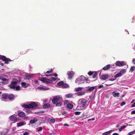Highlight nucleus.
Masks as SVG:
<instances>
[{
  "label": "nucleus",
  "instance_id": "nucleus-1",
  "mask_svg": "<svg viewBox=\"0 0 135 135\" xmlns=\"http://www.w3.org/2000/svg\"><path fill=\"white\" fill-rule=\"evenodd\" d=\"M89 103L84 98L80 99L79 100L78 105L77 108L80 110L84 109L88 105Z\"/></svg>",
  "mask_w": 135,
  "mask_h": 135
},
{
  "label": "nucleus",
  "instance_id": "nucleus-2",
  "mask_svg": "<svg viewBox=\"0 0 135 135\" xmlns=\"http://www.w3.org/2000/svg\"><path fill=\"white\" fill-rule=\"evenodd\" d=\"M88 81V79H86V78L83 76H81L79 78L75 80V83H78L79 82H82L83 83L86 82L87 83V81Z\"/></svg>",
  "mask_w": 135,
  "mask_h": 135
},
{
  "label": "nucleus",
  "instance_id": "nucleus-3",
  "mask_svg": "<svg viewBox=\"0 0 135 135\" xmlns=\"http://www.w3.org/2000/svg\"><path fill=\"white\" fill-rule=\"evenodd\" d=\"M39 80L41 81L42 82L46 83H52V82L51 81L50 79H47L46 77L39 78Z\"/></svg>",
  "mask_w": 135,
  "mask_h": 135
},
{
  "label": "nucleus",
  "instance_id": "nucleus-4",
  "mask_svg": "<svg viewBox=\"0 0 135 135\" xmlns=\"http://www.w3.org/2000/svg\"><path fill=\"white\" fill-rule=\"evenodd\" d=\"M1 59L3 61H5L4 63L6 64H9V62L11 61L12 60L9 58H6L5 56L1 55Z\"/></svg>",
  "mask_w": 135,
  "mask_h": 135
},
{
  "label": "nucleus",
  "instance_id": "nucleus-5",
  "mask_svg": "<svg viewBox=\"0 0 135 135\" xmlns=\"http://www.w3.org/2000/svg\"><path fill=\"white\" fill-rule=\"evenodd\" d=\"M61 99V98L59 95L56 96L54 97L52 100V101L53 104H55L58 101H59Z\"/></svg>",
  "mask_w": 135,
  "mask_h": 135
},
{
  "label": "nucleus",
  "instance_id": "nucleus-6",
  "mask_svg": "<svg viewBox=\"0 0 135 135\" xmlns=\"http://www.w3.org/2000/svg\"><path fill=\"white\" fill-rule=\"evenodd\" d=\"M17 83L16 81H13L8 85V86L11 89H15Z\"/></svg>",
  "mask_w": 135,
  "mask_h": 135
},
{
  "label": "nucleus",
  "instance_id": "nucleus-7",
  "mask_svg": "<svg viewBox=\"0 0 135 135\" xmlns=\"http://www.w3.org/2000/svg\"><path fill=\"white\" fill-rule=\"evenodd\" d=\"M115 64L116 66H120L126 65V63L124 61H116L115 63Z\"/></svg>",
  "mask_w": 135,
  "mask_h": 135
},
{
  "label": "nucleus",
  "instance_id": "nucleus-8",
  "mask_svg": "<svg viewBox=\"0 0 135 135\" xmlns=\"http://www.w3.org/2000/svg\"><path fill=\"white\" fill-rule=\"evenodd\" d=\"M9 118L11 121H13L14 122H16L19 120V118H17V117H15L14 115L10 116Z\"/></svg>",
  "mask_w": 135,
  "mask_h": 135
},
{
  "label": "nucleus",
  "instance_id": "nucleus-9",
  "mask_svg": "<svg viewBox=\"0 0 135 135\" xmlns=\"http://www.w3.org/2000/svg\"><path fill=\"white\" fill-rule=\"evenodd\" d=\"M74 72L73 71H71L67 73L68 77L69 79L71 80L72 79Z\"/></svg>",
  "mask_w": 135,
  "mask_h": 135
},
{
  "label": "nucleus",
  "instance_id": "nucleus-10",
  "mask_svg": "<svg viewBox=\"0 0 135 135\" xmlns=\"http://www.w3.org/2000/svg\"><path fill=\"white\" fill-rule=\"evenodd\" d=\"M30 104L31 108L35 109L38 106L37 104L34 102H32Z\"/></svg>",
  "mask_w": 135,
  "mask_h": 135
},
{
  "label": "nucleus",
  "instance_id": "nucleus-11",
  "mask_svg": "<svg viewBox=\"0 0 135 135\" xmlns=\"http://www.w3.org/2000/svg\"><path fill=\"white\" fill-rule=\"evenodd\" d=\"M15 96L13 94H10L9 95L8 94V98L9 100L11 101L12 100L15 98Z\"/></svg>",
  "mask_w": 135,
  "mask_h": 135
},
{
  "label": "nucleus",
  "instance_id": "nucleus-12",
  "mask_svg": "<svg viewBox=\"0 0 135 135\" xmlns=\"http://www.w3.org/2000/svg\"><path fill=\"white\" fill-rule=\"evenodd\" d=\"M2 81H3L1 82V83L3 84L6 85L8 83V80L6 78H3Z\"/></svg>",
  "mask_w": 135,
  "mask_h": 135
},
{
  "label": "nucleus",
  "instance_id": "nucleus-13",
  "mask_svg": "<svg viewBox=\"0 0 135 135\" xmlns=\"http://www.w3.org/2000/svg\"><path fill=\"white\" fill-rule=\"evenodd\" d=\"M8 97V94L7 93H3L2 95V98L4 99V100H5Z\"/></svg>",
  "mask_w": 135,
  "mask_h": 135
},
{
  "label": "nucleus",
  "instance_id": "nucleus-14",
  "mask_svg": "<svg viewBox=\"0 0 135 135\" xmlns=\"http://www.w3.org/2000/svg\"><path fill=\"white\" fill-rule=\"evenodd\" d=\"M110 65L108 64L103 67L102 69L104 70H107L110 68Z\"/></svg>",
  "mask_w": 135,
  "mask_h": 135
},
{
  "label": "nucleus",
  "instance_id": "nucleus-15",
  "mask_svg": "<svg viewBox=\"0 0 135 135\" xmlns=\"http://www.w3.org/2000/svg\"><path fill=\"white\" fill-rule=\"evenodd\" d=\"M18 115L21 117H23L25 116V114L23 112H21L19 113L18 114Z\"/></svg>",
  "mask_w": 135,
  "mask_h": 135
},
{
  "label": "nucleus",
  "instance_id": "nucleus-16",
  "mask_svg": "<svg viewBox=\"0 0 135 135\" xmlns=\"http://www.w3.org/2000/svg\"><path fill=\"white\" fill-rule=\"evenodd\" d=\"M119 93H116L114 91L112 92V95L113 96L115 97L116 98L119 97Z\"/></svg>",
  "mask_w": 135,
  "mask_h": 135
},
{
  "label": "nucleus",
  "instance_id": "nucleus-17",
  "mask_svg": "<svg viewBox=\"0 0 135 135\" xmlns=\"http://www.w3.org/2000/svg\"><path fill=\"white\" fill-rule=\"evenodd\" d=\"M37 121L38 119L37 118H33V119L30 120V122L31 124H33L36 122Z\"/></svg>",
  "mask_w": 135,
  "mask_h": 135
},
{
  "label": "nucleus",
  "instance_id": "nucleus-18",
  "mask_svg": "<svg viewBox=\"0 0 135 135\" xmlns=\"http://www.w3.org/2000/svg\"><path fill=\"white\" fill-rule=\"evenodd\" d=\"M27 84L25 82H22L21 83V85L22 87H23L25 88H26L28 86H29L30 84H27L28 86H26V85Z\"/></svg>",
  "mask_w": 135,
  "mask_h": 135
},
{
  "label": "nucleus",
  "instance_id": "nucleus-19",
  "mask_svg": "<svg viewBox=\"0 0 135 135\" xmlns=\"http://www.w3.org/2000/svg\"><path fill=\"white\" fill-rule=\"evenodd\" d=\"M108 77V75H103L101 77V79L103 80H105L107 79Z\"/></svg>",
  "mask_w": 135,
  "mask_h": 135
},
{
  "label": "nucleus",
  "instance_id": "nucleus-20",
  "mask_svg": "<svg viewBox=\"0 0 135 135\" xmlns=\"http://www.w3.org/2000/svg\"><path fill=\"white\" fill-rule=\"evenodd\" d=\"M65 97L68 98H71L73 97V95L72 94H68L66 95Z\"/></svg>",
  "mask_w": 135,
  "mask_h": 135
},
{
  "label": "nucleus",
  "instance_id": "nucleus-21",
  "mask_svg": "<svg viewBox=\"0 0 135 135\" xmlns=\"http://www.w3.org/2000/svg\"><path fill=\"white\" fill-rule=\"evenodd\" d=\"M67 107L69 109H71L73 107V105L71 103H68L67 105Z\"/></svg>",
  "mask_w": 135,
  "mask_h": 135
},
{
  "label": "nucleus",
  "instance_id": "nucleus-22",
  "mask_svg": "<svg viewBox=\"0 0 135 135\" xmlns=\"http://www.w3.org/2000/svg\"><path fill=\"white\" fill-rule=\"evenodd\" d=\"M29 50V49L24 50L21 52V55L25 54L27 53Z\"/></svg>",
  "mask_w": 135,
  "mask_h": 135
},
{
  "label": "nucleus",
  "instance_id": "nucleus-23",
  "mask_svg": "<svg viewBox=\"0 0 135 135\" xmlns=\"http://www.w3.org/2000/svg\"><path fill=\"white\" fill-rule=\"evenodd\" d=\"M30 104H24L22 105V107L24 108H31L30 107Z\"/></svg>",
  "mask_w": 135,
  "mask_h": 135
},
{
  "label": "nucleus",
  "instance_id": "nucleus-24",
  "mask_svg": "<svg viewBox=\"0 0 135 135\" xmlns=\"http://www.w3.org/2000/svg\"><path fill=\"white\" fill-rule=\"evenodd\" d=\"M85 93V92H81L77 93V94L78 96H81L84 95Z\"/></svg>",
  "mask_w": 135,
  "mask_h": 135
},
{
  "label": "nucleus",
  "instance_id": "nucleus-25",
  "mask_svg": "<svg viewBox=\"0 0 135 135\" xmlns=\"http://www.w3.org/2000/svg\"><path fill=\"white\" fill-rule=\"evenodd\" d=\"M38 88L40 90H48L49 89V88H45V87H39Z\"/></svg>",
  "mask_w": 135,
  "mask_h": 135
},
{
  "label": "nucleus",
  "instance_id": "nucleus-26",
  "mask_svg": "<svg viewBox=\"0 0 135 135\" xmlns=\"http://www.w3.org/2000/svg\"><path fill=\"white\" fill-rule=\"evenodd\" d=\"M83 88L82 87L76 88H75L74 90L75 91H78L82 90Z\"/></svg>",
  "mask_w": 135,
  "mask_h": 135
},
{
  "label": "nucleus",
  "instance_id": "nucleus-27",
  "mask_svg": "<svg viewBox=\"0 0 135 135\" xmlns=\"http://www.w3.org/2000/svg\"><path fill=\"white\" fill-rule=\"evenodd\" d=\"M112 131V130H110L109 131H107V132H105L103 133L102 134V135H107L109 134Z\"/></svg>",
  "mask_w": 135,
  "mask_h": 135
},
{
  "label": "nucleus",
  "instance_id": "nucleus-28",
  "mask_svg": "<svg viewBox=\"0 0 135 135\" xmlns=\"http://www.w3.org/2000/svg\"><path fill=\"white\" fill-rule=\"evenodd\" d=\"M64 81H61L58 82L57 83V84L59 86H63V85L64 84Z\"/></svg>",
  "mask_w": 135,
  "mask_h": 135
},
{
  "label": "nucleus",
  "instance_id": "nucleus-29",
  "mask_svg": "<svg viewBox=\"0 0 135 135\" xmlns=\"http://www.w3.org/2000/svg\"><path fill=\"white\" fill-rule=\"evenodd\" d=\"M122 75V73H119L114 75V77L117 78L120 76Z\"/></svg>",
  "mask_w": 135,
  "mask_h": 135
},
{
  "label": "nucleus",
  "instance_id": "nucleus-30",
  "mask_svg": "<svg viewBox=\"0 0 135 135\" xmlns=\"http://www.w3.org/2000/svg\"><path fill=\"white\" fill-rule=\"evenodd\" d=\"M50 106V105L49 104H46L43 105V107L44 108H46L49 107Z\"/></svg>",
  "mask_w": 135,
  "mask_h": 135
},
{
  "label": "nucleus",
  "instance_id": "nucleus-31",
  "mask_svg": "<svg viewBox=\"0 0 135 135\" xmlns=\"http://www.w3.org/2000/svg\"><path fill=\"white\" fill-rule=\"evenodd\" d=\"M95 88V86H92L90 87L88 89V91H91L93 90Z\"/></svg>",
  "mask_w": 135,
  "mask_h": 135
},
{
  "label": "nucleus",
  "instance_id": "nucleus-32",
  "mask_svg": "<svg viewBox=\"0 0 135 135\" xmlns=\"http://www.w3.org/2000/svg\"><path fill=\"white\" fill-rule=\"evenodd\" d=\"M69 85L67 84L64 83L62 87L63 88H67L69 87Z\"/></svg>",
  "mask_w": 135,
  "mask_h": 135
},
{
  "label": "nucleus",
  "instance_id": "nucleus-33",
  "mask_svg": "<svg viewBox=\"0 0 135 135\" xmlns=\"http://www.w3.org/2000/svg\"><path fill=\"white\" fill-rule=\"evenodd\" d=\"M24 124V123L23 122H21L17 123V125L18 126L20 127L23 126Z\"/></svg>",
  "mask_w": 135,
  "mask_h": 135
},
{
  "label": "nucleus",
  "instance_id": "nucleus-34",
  "mask_svg": "<svg viewBox=\"0 0 135 135\" xmlns=\"http://www.w3.org/2000/svg\"><path fill=\"white\" fill-rule=\"evenodd\" d=\"M135 69V66H133L131 68L130 70L131 72H132Z\"/></svg>",
  "mask_w": 135,
  "mask_h": 135
},
{
  "label": "nucleus",
  "instance_id": "nucleus-35",
  "mask_svg": "<svg viewBox=\"0 0 135 135\" xmlns=\"http://www.w3.org/2000/svg\"><path fill=\"white\" fill-rule=\"evenodd\" d=\"M126 126H122L120 128H119V131H121L123 129H124L126 127Z\"/></svg>",
  "mask_w": 135,
  "mask_h": 135
},
{
  "label": "nucleus",
  "instance_id": "nucleus-36",
  "mask_svg": "<svg viewBox=\"0 0 135 135\" xmlns=\"http://www.w3.org/2000/svg\"><path fill=\"white\" fill-rule=\"evenodd\" d=\"M25 79H26L29 80L31 78V76L30 75H26L25 77Z\"/></svg>",
  "mask_w": 135,
  "mask_h": 135
},
{
  "label": "nucleus",
  "instance_id": "nucleus-37",
  "mask_svg": "<svg viewBox=\"0 0 135 135\" xmlns=\"http://www.w3.org/2000/svg\"><path fill=\"white\" fill-rule=\"evenodd\" d=\"M56 104V107H59L61 105V103L60 102H57Z\"/></svg>",
  "mask_w": 135,
  "mask_h": 135
},
{
  "label": "nucleus",
  "instance_id": "nucleus-38",
  "mask_svg": "<svg viewBox=\"0 0 135 135\" xmlns=\"http://www.w3.org/2000/svg\"><path fill=\"white\" fill-rule=\"evenodd\" d=\"M97 75V73L96 71L95 72V73L93 75V78H96Z\"/></svg>",
  "mask_w": 135,
  "mask_h": 135
},
{
  "label": "nucleus",
  "instance_id": "nucleus-39",
  "mask_svg": "<svg viewBox=\"0 0 135 135\" xmlns=\"http://www.w3.org/2000/svg\"><path fill=\"white\" fill-rule=\"evenodd\" d=\"M16 89V90L18 91L20 90V87L19 85H18L17 86H16V88H15Z\"/></svg>",
  "mask_w": 135,
  "mask_h": 135
},
{
  "label": "nucleus",
  "instance_id": "nucleus-40",
  "mask_svg": "<svg viewBox=\"0 0 135 135\" xmlns=\"http://www.w3.org/2000/svg\"><path fill=\"white\" fill-rule=\"evenodd\" d=\"M26 113H28V114L31 113L32 112L30 110L27 109L26 110Z\"/></svg>",
  "mask_w": 135,
  "mask_h": 135
},
{
  "label": "nucleus",
  "instance_id": "nucleus-41",
  "mask_svg": "<svg viewBox=\"0 0 135 135\" xmlns=\"http://www.w3.org/2000/svg\"><path fill=\"white\" fill-rule=\"evenodd\" d=\"M94 73V72L90 71L88 73V74L89 75L91 76Z\"/></svg>",
  "mask_w": 135,
  "mask_h": 135
},
{
  "label": "nucleus",
  "instance_id": "nucleus-42",
  "mask_svg": "<svg viewBox=\"0 0 135 135\" xmlns=\"http://www.w3.org/2000/svg\"><path fill=\"white\" fill-rule=\"evenodd\" d=\"M57 78H55L54 77H52L51 78V80H50L51 81H55L56 80Z\"/></svg>",
  "mask_w": 135,
  "mask_h": 135
},
{
  "label": "nucleus",
  "instance_id": "nucleus-43",
  "mask_svg": "<svg viewBox=\"0 0 135 135\" xmlns=\"http://www.w3.org/2000/svg\"><path fill=\"white\" fill-rule=\"evenodd\" d=\"M126 70L125 69H122V70L120 71V72L122 73H125L126 72Z\"/></svg>",
  "mask_w": 135,
  "mask_h": 135
},
{
  "label": "nucleus",
  "instance_id": "nucleus-44",
  "mask_svg": "<svg viewBox=\"0 0 135 135\" xmlns=\"http://www.w3.org/2000/svg\"><path fill=\"white\" fill-rule=\"evenodd\" d=\"M80 113V112H79L76 111L75 112V114L76 115H79Z\"/></svg>",
  "mask_w": 135,
  "mask_h": 135
},
{
  "label": "nucleus",
  "instance_id": "nucleus-45",
  "mask_svg": "<svg viewBox=\"0 0 135 135\" xmlns=\"http://www.w3.org/2000/svg\"><path fill=\"white\" fill-rule=\"evenodd\" d=\"M50 121L51 123H53L55 122V120L54 118L50 120Z\"/></svg>",
  "mask_w": 135,
  "mask_h": 135
},
{
  "label": "nucleus",
  "instance_id": "nucleus-46",
  "mask_svg": "<svg viewBox=\"0 0 135 135\" xmlns=\"http://www.w3.org/2000/svg\"><path fill=\"white\" fill-rule=\"evenodd\" d=\"M52 70L51 69V70H50V71H47V72H46L45 73V74H46L49 73H51L52 72Z\"/></svg>",
  "mask_w": 135,
  "mask_h": 135
},
{
  "label": "nucleus",
  "instance_id": "nucleus-47",
  "mask_svg": "<svg viewBox=\"0 0 135 135\" xmlns=\"http://www.w3.org/2000/svg\"><path fill=\"white\" fill-rule=\"evenodd\" d=\"M126 102H122V103H121L120 104V105L121 106H122L123 105H124L126 104Z\"/></svg>",
  "mask_w": 135,
  "mask_h": 135
},
{
  "label": "nucleus",
  "instance_id": "nucleus-48",
  "mask_svg": "<svg viewBox=\"0 0 135 135\" xmlns=\"http://www.w3.org/2000/svg\"><path fill=\"white\" fill-rule=\"evenodd\" d=\"M42 127H41L39 128V129L38 130V131H42Z\"/></svg>",
  "mask_w": 135,
  "mask_h": 135
},
{
  "label": "nucleus",
  "instance_id": "nucleus-49",
  "mask_svg": "<svg viewBox=\"0 0 135 135\" xmlns=\"http://www.w3.org/2000/svg\"><path fill=\"white\" fill-rule=\"evenodd\" d=\"M131 114H135V110L132 111L131 113Z\"/></svg>",
  "mask_w": 135,
  "mask_h": 135
},
{
  "label": "nucleus",
  "instance_id": "nucleus-50",
  "mask_svg": "<svg viewBox=\"0 0 135 135\" xmlns=\"http://www.w3.org/2000/svg\"><path fill=\"white\" fill-rule=\"evenodd\" d=\"M29 134V133L28 132H25L24 133L23 135H28Z\"/></svg>",
  "mask_w": 135,
  "mask_h": 135
},
{
  "label": "nucleus",
  "instance_id": "nucleus-51",
  "mask_svg": "<svg viewBox=\"0 0 135 135\" xmlns=\"http://www.w3.org/2000/svg\"><path fill=\"white\" fill-rule=\"evenodd\" d=\"M45 75L46 76H47L48 77H49V76H52V75L51 74H49V75H48V74L46 75L45 74Z\"/></svg>",
  "mask_w": 135,
  "mask_h": 135
},
{
  "label": "nucleus",
  "instance_id": "nucleus-52",
  "mask_svg": "<svg viewBox=\"0 0 135 135\" xmlns=\"http://www.w3.org/2000/svg\"><path fill=\"white\" fill-rule=\"evenodd\" d=\"M132 20L133 21H132V22H134V21H135V18L134 17L133 18Z\"/></svg>",
  "mask_w": 135,
  "mask_h": 135
},
{
  "label": "nucleus",
  "instance_id": "nucleus-53",
  "mask_svg": "<svg viewBox=\"0 0 135 135\" xmlns=\"http://www.w3.org/2000/svg\"><path fill=\"white\" fill-rule=\"evenodd\" d=\"M53 75L55 76V77H57L58 76V75L56 73H55L53 74Z\"/></svg>",
  "mask_w": 135,
  "mask_h": 135
},
{
  "label": "nucleus",
  "instance_id": "nucleus-54",
  "mask_svg": "<svg viewBox=\"0 0 135 135\" xmlns=\"http://www.w3.org/2000/svg\"><path fill=\"white\" fill-rule=\"evenodd\" d=\"M103 87V85H100L98 87H99V88H101Z\"/></svg>",
  "mask_w": 135,
  "mask_h": 135
},
{
  "label": "nucleus",
  "instance_id": "nucleus-55",
  "mask_svg": "<svg viewBox=\"0 0 135 135\" xmlns=\"http://www.w3.org/2000/svg\"><path fill=\"white\" fill-rule=\"evenodd\" d=\"M112 135H119L118 133H114Z\"/></svg>",
  "mask_w": 135,
  "mask_h": 135
},
{
  "label": "nucleus",
  "instance_id": "nucleus-56",
  "mask_svg": "<svg viewBox=\"0 0 135 135\" xmlns=\"http://www.w3.org/2000/svg\"><path fill=\"white\" fill-rule=\"evenodd\" d=\"M0 65L2 66H4V64L1 62H0Z\"/></svg>",
  "mask_w": 135,
  "mask_h": 135
},
{
  "label": "nucleus",
  "instance_id": "nucleus-57",
  "mask_svg": "<svg viewBox=\"0 0 135 135\" xmlns=\"http://www.w3.org/2000/svg\"><path fill=\"white\" fill-rule=\"evenodd\" d=\"M135 107V102L132 105V107Z\"/></svg>",
  "mask_w": 135,
  "mask_h": 135
},
{
  "label": "nucleus",
  "instance_id": "nucleus-58",
  "mask_svg": "<svg viewBox=\"0 0 135 135\" xmlns=\"http://www.w3.org/2000/svg\"><path fill=\"white\" fill-rule=\"evenodd\" d=\"M49 135H55V133H51Z\"/></svg>",
  "mask_w": 135,
  "mask_h": 135
},
{
  "label": "nucleus",
  "instance_id": "nucleus-59",
  "mask_svg": "<svg viewBox=\"0 0 135 135\" xmlns=\"http://www.w3.org/2000/svg\"><path fill=\"white\" fill-rule=\"evenodd\" d=\"M40 113V112H35L34 114H38Z\"/></svg>",
  "mask_w": 135,
  "mask_h": 135
},
{
  "label": "nucleus",
  "instance_id": "nucleus-60",
  "mask_svg": "<svg viewBox=\"0 0 135 135\" xmlns=\"http://www.w3.org/2000/svg\"><path fill=\"white\" fill-rule=\"evenodd\" d=\"M64 126H69V125L68 124H64Z\"/></svg>",
  "mask_w": 135,
  "mask_h": 135
},
{
  "label": "nucleus",
  "instance_id": "nucleus-61",
  "mask_svg": "<svg viewBox=\"0 0 135 135\" xmlns=\"http://www.w3.org/2000/svg\"><path fill=\"white\" fill-rule=\"evenodd\" d=\"M90 99L91 100H92L93 99V97L92 96H90Z\"/></svg>",
  "mask_w": 135,
  "mask_h": 135
},
{
  "label": "nucleus",
  "instance_id": "nucleus-62",
  "mask_svg": "<svg viewBox=\"0 0 135 135\" xmlns=\"http://www.w3.org/2000/svg\"><path fill=\"white\" fill-rule=\"evenodd\" d=\"M132 62L134 64H135V59L134 60H133Z\"/></svg>",
  "mask_w": 135,
  "mask_h": 135
},
{
  "label": "nucleus",
  "instance_id": "nucleus-63",
  "mask_svg": "<svg viewBox=\"0 0 135 135\" xmlns=\"http://www.w3.org/2000/svg\"><path fill=\"white\" fill-rule=\"evenodd\" d=\"M132 134H132L131 132L128 133V135H132Z\"/></svg>",
  "mask_w": 135,
  "mask_h": 135
},
{
  "label": "nucleus",
  "instance_id": "nucleus-64",
  "mask_svg": "<svg viewBox=\"0 0 135 135\" xmlns=\"http://www.w3.org/2000/svg\"><path fill=\"white\" fill-rule=\"evenodd\" d=\"M131 132L132 133V134H134L135 133V130H134L133 131H132V132Z\"/></svg>",
  "mask_w": 135,
  "mask_h": 135
}]
</instances>
